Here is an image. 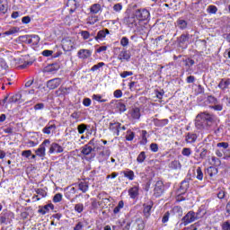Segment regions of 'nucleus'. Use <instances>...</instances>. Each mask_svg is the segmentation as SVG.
I'll return each mask as SVG.
<instances>
[{
	"label": "nucleus",
	"instance_id": "f257e3e1",
	"mask_svg": "<svg viewBox=\"0 0 230 230\" xmlns=\"http://www.w3.org/2000/svg\"><path fill=\"white\" fill-rule=\"evenodd\" d=\"M217 119L218 118H217L215 114L203 111L197 115L195 127L199 130H212Z\"/></svg>",
	"mask_w": 230,
	"mask_h": 230
},
{
	"label": "nucleus",
	"instance_id": "f03ea898",
	"mask_svg": "<svg viewBox=\"0 0 230 230\" xmlns=\"http://www.w3.org/2000/svg\"><path fill=\"white\" fill-rule=\"evenodd\" d=\"M90 145L92 146V148L93 152H99V155L102 157H109L111 155V150L102 145V141L97 140L96 138H92L90 140Z\"/></svg>",
	"mask_w": 230,
	"mask_h": 230
},
{
	"label": "nucleus",
	"instance_id": "7ed1b4c3",
	"mask_svg": "<svg viewBox=\"0 0 230 230\" xmlns=\"http://www.w3.org/2000/svg\"><path fill=\"white\" fill-rule=\"evenodd\" d=\"M114 53H118L117 59H119V62H130V58H132V54L130 53L129 50H127V49L125 48H115Z\"/></svg>",
	"mask_w": 230,
	"mask_h": 230
},
{
	"label": "nucleus",
	"instance_id": "20e7f679",
	"mask_svg": "<svg viewBox=\"0 0 230 230\" xmlns=\"http://www.w3.org/2000/svg\"><path fill=\"white\" fill-rule=\"evenodd\" d=\"M81 154H83V155H91L87 159V161H93V159H94L96 157V153H94V151L93 149V146L90 145V142H88V144L84 145L81 148Z\"/></svg>",
	"mask_w": 230,
	"mask_h": 230
},
{
	"label": "nucleus",
	"instance_id": "39448f33",
	"mask_svg": "<svg viewBox=\"0 0 230 230\" xmlns=\"http://www.w3.org/2000/svg\"><path fill=\"white\" fill-rule=\"evenodd\" d=\"M163 193H164V183L163 181H157L155 184L153 196L155 197V199H158Z\"/></svg>",
	"mask_w": 230,
	"mask_h": 230
},
{
	"label": "nucleus",
	"instance_id": "423d86ee",
	"mask_svg": "<svg viewBox=\"0 0 230 230\" xmlns=\"http://www.w3.org/2000/svg\"><path fill=\"white\" fill-rule=\"evenodd\" d=\"M135 17L138 21H148L150 19V12L146 9H137L135 12Z\"/></svg>",
	"mask_w": 230,
	"mask_h": 230
},
{
	"label": "nucleus",
	"instance_id": "0eeeda50",
	"mask_svg": "<svg viewBox=\"0 0 230 230\" xmlns=\"http://www.w3.org/2000/svg\"><path fill=\"white\" fill-rule=\"evenodd\" d=\"M49 139H45L43 143L40 144V147L35 151V154L38 155V157H41V159L46 157V146L49 145Z\"/></svg>",
	"mask_w": 230,
	"mask_h": 230
},
{
	"label": "nucleus",
	"instance_id": "6e6552de",
	"mask_svg": "<svg viewBox=\"0 0 230 230\" xmlns=\"http://www.w3.org/2000/svg\"><path fill=\"white\" fill-rule=\"evenodd\" d=\"M110 105H113L115 112H119V114L127 111V106L121 101H111Z\"/></svg>",
	"mask_w": 230,
	"mask_h": 230
},
{
	"label": "nucleus",
	"instance_id": "1a4fd4ad",
	"mask_svg": "<svg viewBox=\"0 0 230 230\" xmlns=\"http://www.w3.org/2000/svg\"><path fill=\"white\" fill-rule=\"evenodd\" d=\"M60 84H62V78L57 77V78L49 80L47 82V87L50 91H53V89H57V87H59Z\"/></svg>",
	"mask_w": 230,
	"mask_h": 230
},
{
	"label": "nucleus",
	"instance_id": "9d476101",
	"mask_svg": "<svg viewBox=\"0 0 230 230\" xmlns=\"http://www.w3.org/2000/svg\"><path fill=\"white\" fill-rule=\"evenodd\" d=\"M182 222L184 226H188V224H191V222H195L196 217H195V212L194 211H189L183 217H182Z\"/></svg>",
	"mask_w": 230,
	"mask_h": 230
},
{
	"label": "nucleus",
	"instance_id": "9b49d317",
	"mask_svg": "<svg viewBox=\"0 0 230 230\" xmlns=\"http://www.w3.org/2000/svg\"><path fill=\"white\" fill-rule=\"evenodd\" d=\"M62 152H64V147L58 143H52L50 145L49 154H62Z\"/></svg>",
	"mask_w": 230,
	"mask_h": 230
},
{
	"label": "nucleus",
	"instance_id": "f8f14e48",
	"mask_svg": "<svg viewBox=\"0 0 230 230\" xmlns=\"http://www.w3.org/2000/svg\"><path fill=\"white\" fill-rule=\"evenodd\" d=\"M14 215L13 212H6L0 217V224H8L13 218Z\"/></svg>",
	"mask_w": 230,
	"mask_h": 230
},
{
	"label": "nucleus",
	"instance_id": "ddd939ff",
	"mask_svg": "<svg viewBox=\"0 0 230 230\" xmlns=\"http://www.w3.org/2000/svg\"><path fill=\"white\" fill-rule=\"evenodd\" d=\"M91 55H93V51L90 49H82L77 52L78 58H82L83 60L89 58Z\"/></svg>",
	"mask_w": 230,
	"mask_h": 230
},
{
	"label": "nucleus",
	"instance_id": "4468645a",
	"mask_svg": "<svg viewBox=\"0 0 230 230\" xmlns=\"http://www.w3.org/2000/svg\"><path fill=\"white\" fill-rule=\"evenodd\" d=\"M190 181H191V178H185L181 182L179 190L181 193H186L190 188Z\"/></svg>",
	"mask_w": 230,
	"mask_h": 230
},
{
	"label": "nucleus",
	"instance_id": "2eb2a0df",
	"mask_svg": "<svg viewBox=\"0 0 230 230\" xmlns=\"http://www.w3.org/2000/svg\"><path fill=\"white\" fill-rule=\"evenodd\" d=\"M55 130H57V125L49 122L48 125L43 128L42 132L43 134H48V136H49V134L55 132Z\"/></svg>",
	"mask_w": 230,
	"mask_h": 230
},
{
	"label": "nucleus",
	"instance_id": "dca6fc26",
	"mask_svg": "<svg viewBox=\"0 0 230 230\" xmlns=\"http://www.w3.org/2000/svg\"><path fill=\"white\" fill-rule=\"evenodd\" d=\"M49 209H55V206L52 203L47 204L43 207L40 206L38 213H40V215H46V213H49Z\"/></svg>",
	"mask_w": 230,
	"mask_h": 230
},
{
	"label": "nucleus",
	"instance_id": "f3484780",
	"mask_svg": "<svg viewBox=\"0 0 230 230\" xmlns=\"http://www.w3.org/2000/svg\"><path fill=\"white\" fill-rule=\"evenodd\" d=\"M119 128H121V123H110V130H111L113 134H116V136H119Z\"/></svg>",
	"mask_w": 230,
	"mask_h": 230
},
{
	"label": "nucleus",
	"instance_id": "a211bd4d",
	"mask_svg": "<svg viewBox=\"0 0 230 230\" xmlns=\"http://www.w3.org/2000/svg\"><path fill=\"white\" fill-rule=\"evenodd\" d=\"M130 199H137L139 197V188L137 186L132 187L128 191Z\"/></svg>",
	"mask_w": 230,
	"mask_h": 230
},
{
	"label": "nucleus",
	"instance_id": "6ab92c4d",
	"mask_svg": "<svg viewBox=\"0 0 230 230\" xmlns=\"http://www.w3.org/2000/svg\"><path fill=\"white\" fill-rule=\"evenodd\" d=\"M175 26L180 30H186L188 28V22L182 18H180L176 21Z\"/></svg>",
	"mask_w": 230,
	"mask_h": 230
},
{
	"label": "nucleus",
	"instance_id": "aec40b11",
	"mask_svg": "<svg viewBox=\"0 0 230 230\" xmlns=\"http://www.w3.org/2000/svg\"><path fill=\"white\" fill-rule=\"evenodd\" d=\"M109 33V29L99 31L97 36H95V40H103V39H105Z\"/></svg>",
	"mask_w": 230,
	"mask_h": 230
},
{
	"label": "nucleus",
	"instance_id": "412c9836",
	"mask_svg": "<svg viewBox=\"0 0 230 230\" xmlns=\"http://www.w3.org/2000/svg\"><path fill=\"white\" fill-rule=\"evenodd\" d=\"M144 216L146 218H148V217H150V211H152V208L154 206V203L152 201H150V204H144Z\"/></svg>",
	"mask_w": 230,
	"mask_h": 230
},
{
	"label": "nucleus",
	"instance_id": "4be33fe9",
	"mask_svg": "<svg viewBox=\"0 0 230 230\" xmlns=\"http://www.w3.org/2000/svg\"><path fill=\"white\" fill-rule=\"evenodd\" d=\"M60 69V65L58 63H53L49 65L46 68L47 73H57Z\"/></svg>",
	"mask_w": 230,
	"mask_h": 230
},
{
	"label": "nucleus",
	"instance_id": "5701e85b",
	"mask_svg": "<svg viewBox=\"0 0 230 230\" xmlns=\"http://www.w3.org/2000/svg\"><path fill=\"white\" fill-rule=\"evenodd\" d=\"M125 22L128 26V28H134V26H137V22H136V17L128 16L125 18Z\"/></svg>",
	"mask_w": 230,
	"mask_h": 230
},
{
	"label": "nucleus",
	"instance_id": "b1692460",
	"mask_svg": "<svg viewBox=\"0 0 230 230\" xmlns=\"http://www.w3.org/2000/svg\"><path fill=\"white\" fill-rule=\"evenodd\" d=\"M198 137H199L195 133H187V135L185 136V141L186 143H190V144L195 143Z\"/></svg>",
	"mask_w": 230,
	"mask_h": 230
},
{
	"label": "nucleus",
	"instance_id": "393cba45",
	"mask_svg": "<svg viewBox=\"0 0 230 230\" xmlns=\"http://www.w3.org/2000/svg\"><path fill=\"white\" fill-rule=\"evenodd\" d=\"M154 123L155 127H166L168 125L169 120L168 119H154Z\"/></svg>",
	"mask_w": 230,
	"mask_h": 230
},
{
	"label": "nucleus",
	"instance_id": "a878e982",
	"mask_svg": "<svg viewBox=\"0 0 230 230\" xmlns=\"http://www.w3.org/2000/svg\"><path fill=\"white\" fill-rule=\"evenodd\" d=\"M169 168H171V170H181V168H182V165L181 164V162H179V160H173L169 164Z\"/></svg>",
	"mask_w": 230,
	"mask_h": 230
},
{
	"label": "nucleus",
	"instance_id": "bb28decb",
	"mask_svg": "<svg viewBox=\"0 0 230 230\" xmlns=\"http://www.w3.org/2000/svg\"><path fill=\"white\" fill-rule=\"evenodd\" d=\"M71 91H73L72 87L60 86L58 88V90L57 91V93H59V94H63L64 96H66V94H69V93H71Z\"/></svg>",
	"mask_w": 230,
	"mask_h": 230
},
{
	"label": "nucleus",
	"instance_id": "cd10ccee",
	"mask_svg": "<svg viewBox=\"0 0 230 230\" xmlns=\"http://www.w3.org/2000/svg\"><path fill=\"white\" fill-rule=\"evenodd\" d=\"M130 114L133 119H139L141 118V110L139 108H134Z\"/></svg>",
	"mask_w": 230,
	"mask_h": 230
},
{
	"label": "nucleus",
	"instance_id": "c85d7f7f",
	"mask_svg": "<svg viewBox=\"0 0 230 230\" xmlns=\"http://www.w3.org/2000/svg\"><path fill=\"white\" fill-rule=\"evenodd\" d=\"M230 85V79H221L219 84H218V87L219 89H222V91L227 89V87H229Z\"/></svg>",
	"mask_w": 230,
	"mask_h": 230
},
{
	"label": "nucleus",
	"instance_id": "c756f323",
	"mask_svg": "<svg viewBox=\"0 0 230 230\" xmlns=\"http://www.w3.org/2000/svg\"><path fill=\"white\" fill-rule=\"evenodd\" d=\"M190 40V34L189 33H183L178 38L179 44H186Z\"/></svg>",
	"mask_w": 230,
	"mask_h": 230
},
{
	"label": "nucleus",
	"instance_id": "7c9ffc66",
	"mask_svg": "<svg viewBox=\"0 0 230 230\" xmlns=\"http://www.w3.org/2000/svg\"><path fill=\"white\" fill-rule=\"evenodd\" d=\"M78 190H80V191L83 193H86L89 190V184H87L85 181H81L78 184Z\"/></svg>",
	"mask_w": 230,
	"mask_h": 230
},
{
	"label": "nucleus",
	"instance_id": "2f4dec72",
	"mask_svg": "<svg viewBox=\"0 0 230 230\" xmlns=\"http://www.w3.org/2000/svg\"><path fill=\"white\" fill-rule=\"evenodd\" d=\"M0 12L2 13H6V12H8V3L6 0H0Z\"/></svg>",
	"mask_w": 230,
	"mask_h": 230
},
{
	"label": "nucleus",
	"instance_id": "473e14b6",
	"mask_svg": "<svg viewBox=\"0 0 230 230\" xmlns=\"http://www.w3.org/2000/svg\"><path fill=\"white\" fill-rule=\"evenodd\" d=\"M21 98H22V94L21 93L12 95L9 97V103H17V102H20Z\"/></svg>",
	"mask_w": 230,
	"mask_h": 230
},
{
	"label": "nucleus",
	"instance_id": "72a5a7b5",
	"mask_svg": "<svg viewBox=\"0 0 230 230\" xmlns=\"http://www.w3.org/2000/svg\"><path fill=\"white\" fill-rule=\"evenodd\" d=\"M122 173L124 174V177H126L129 181H134V178L136 177V175L134 174V171L132 170L123 171Z\"/></svg>",
	"mask_w": 230,
	"mask_h": 230
},
{
	"label": "nucleus",
	"instance_id": "f704fd0d",
	"mask_svg": "<svg viewBox=\"0 0 230 230\" xmlns=\"http://www.w3.org/2000/svg\"><path fill=\"white\" fill-rule=\"evenodd\" d=\"M36 193H37V196H36L37 200H40V199H44V197L48 195V192H46V190L42 189H38L36 190Z\"/></svg>",
	"mask_w": 230,
	"mask_h": 230
},
{
	"label": "nucleus",
	"instance_id": "c9c22d12",
	"mask_svg": "<svg viewBox=\"0 0 230 230\" xmlns=\"http://www.w3.org/2000/svg\"><path fill=\"white\" fill-rule=\"evenodd\" d=\"M100 10H102V5L100 4H93L90 8L91 13L94 14L98 13Z\"/></svg>",
	"mask_w": 230,
	"mask_h": 230
},
{
	"label": "nucleus",
	"instance_id": "e433bc0d",
	"mask_svg": "<svg viewBox=\"0 0 230 230\" xmlns=\"http://www.w3.org/2000/svg\"><path fill=\"white\" fill-rule=\"evenodd\" d=\"M17 31H19V28L13 27V29H11L4 33L0 32V37H6V35H13V33H17Z\"/></svg>",
	"mask_w": 230,
	"mask_h": 230
},
{
	"label": "nucleus",
	"instance_id": "4c0bfd02",
	"mask_svg": "<svg viewBox=\"0 0 230 230\" xmlns=\"http://www.w3.org/2000/svg\"><path fill=\"white\" fill-rule=\"evenodd\" d=\"M207 173L209 177H213V175H217V173H218V169L217 167L210 166L207 169Z\"/></svg>",
	"mask_w": 230,
	"mask_h": 230
},
{
	"label": "nucleus",
	"instance_id": "58836bf2",
	"mask_svg": "<svg viewBox=\"0 0 230 230\" xmlns=\"http://www.w3.org/2000/svg\"><path fill=\"white\" fill-rule=\"evenodd\" d=\"M30 42L33 46H37V44H39V42H40V37H39V35H31Z\"/></svg>",
	"mask_w": 230,
	"mask_h": 230
},
{
	"label": "nucleus",
	"instance_id": "ea45409f",
	"mask_svg": "<svg viewBox=\"0 0 230 230\" xmlns=\"http://www.w3.org/2000/svg\"><path fill=\"white\" fill-rule=\"evenodd\" d=\"M146 159V153L142 151L137 157V163L142 164L145 163V160Z\"/></svg>",
	"mask_w": 230,
	"mask_h": 230
},
{
	"label": "nucleus",
	"instance_id": "a19ab883",
	"mask_svg": "<svg viewBox=\"0 0 230 230\" xmlns=\"http://www.w3.org/2000/svg\"><path fill=\"white\" fill-rule=\"evenodd\" d=\"M124 206H125V203L123 202V200H120L119 202L118 206L115 207V208L113 209L114 215H118V213H119V211H121V209H123Z\"/></svg>",
	"mask_w": 230,
	"mask_h": 230
},
{
	"label": "nucleus",
	"instance_id": "79ce46f5",
	"mask_svg": "<svg viewBox=\"0 0 230 230\" xmlns=\"http://www.w3.org/2000/svg\"><path fill=\"white\" fill-rule=\"evenodd\" d=\"M20 40L22 42H25V44H31V42H30V40H31V35L20 36Z\"/></svg>",
	"mask_w": 230,
	"mask_h": 230
},
{
	"label": "nucleus",
	"instance_id": "37998d69",
	"mask_svg": "<svg viewBox=\"0 0 230 230\" xmlns=\"http://www.w3.org/2000/svg\"><path fill=\"white\" fill-rule=\"evenodd\" d=\"M196 172H197L196 179H198V181H202V179H204V172H202V168L198 167Z\"/></svg>",
	"mask_w": 230,
	"mask_h": 230
},
{
	"label": "nucleus",
	"instance_id": "c03bdc74",
	"mask_svg": "<svg viewBox=\"0 0 230 230\" xmlns=\"http://www.w3.org/2000/svg\"><path fill=\"white\" fill-rule=\"evenodd\" d=\"M208 13H217L218 8L216 5H208L207 8Z\"/></svg>",
	"mask_w": 230,
	"mask_h": 230
},
{
	"label": "nucleus",
	"instance_id": "a18cd8bd",
	"mask_svg": "<svg viewBox=\"0 0 230 230\" xmlns=\"http://www.w3.org/2000/svg\"><path fill=\"white\" fill-rule=\"evenodd\" d=\"M87 124H80L77 126V131L79 134H84L85 132V129L87 128Z\"/></svg>",
	"mask_w": 230,
	"mask_h": 230
},
{
	"label": "nucleus",
	"instance_id": "49530a36",
	"mask_svg": "<svg viewBox=\"0 0 230 230\" xmlns=\"http://www.w3.org/2000/svg\"><path fill=\"white\" fill-rule=\"evenodd\" d=\"M181 154L185 156V157H190V155H191V148L190 147H184L181 150Z\"/></svg>",
	"mask_w": 230,
	"mask_h": 230
},
{
	"label": "nucleus",
	"instance_id": "de8ad7c7",
	"mask_svg": "<svg viewBox=\"0 0 230 230\" xmlns=\"http://www.w3.org/2000/svg\"><path fill=\"white\" fill-rule=\"evenodd\" d=\"M207 100L208 103H213V105H217V103H218V100L213 95H208Z\"/></svg>",
	"mask_w": 230,
	"mask_h": 230
},
{
	"label": "nucleus",
	"instance_id": "09e8293b",
	"mask_svg": "<svg viewBox=\"0 0 230 230\" xmlns=\"http://www.w3.org/2000/svg\"><path fill=\"white\" fill-rule=\"evenodd\" d=\"M128 44H129L128 38L122 37L120 40V45L122 46V48H127V46H128Z\"/></svg>",
	"mask_w": 230,
	"mask_h": 230
},
{
	"label": "nucleus",
	"instance_id": "8fccbe9b",
	"mask_svg": "<svg viewBox=\"0 0 230 230\" xmlns=\"http://www.w3.org/2000/svg\"><path fill=\"white\" fill-rule=\"evenodd\" d=\"M93 98L96 102H99V103H105V102H107V99H102V95L94 94Z\"/></svg>",
	"mask_w": 230,
	"mask_h": 230
},
{
	"label": "nucleus",
	"instance_id": "3c124183",
	"mask_svg": "<svg viewBox=\"0 0 230 230\" xmlns=\"http://www.w3.org/2000/svg\"><path fill=\"white\" fill-rule=\"evenodd\" d=\"M184 62H185V66H186L187 67H191L192 66H195V60H193V59H191V58H188L187 59H185Z\"/></svg>",
	"mask_w": 230,
	"mask_h": 230
},
{
	"label": "nucleus",
	"instance_id": "603ef678",
	"mask_svg": "<svg viewBox=\"0 0 230 230\" xmlns=\"http://www.w3.org/2000/svg\"><path fill=\"white\" fill-rule=\"evenodd\" d=\"M85 227V224L82 221L77 222L75 226L74 230H82Z\"/></svg>",
	"mask_w": 230,
	"mask_h": 230
},
{
	"label": "nucleus",
	"instance_id": "864d4df0",
	"mask_svg": "<svg viewBox=\"0 0 230 230\" xmlns=\"http://www.w3.org/2000/svg\"><path fill=\"white\" fill-rule=\"evenodd\" d=\"M211 162L214 164V166H220L222 164V161H220L217 157L212 156Z\"/></svg>",
	"mask_w": 230,
	"mask_h": 230
},
{
	"label": "nucleus",
	"instance_id": "5fc2aeb1",
	"mask_svg": "<svg viewBox=\"0 0 230 230\" xmlns=\"http://www.w3.org/2000/svg\"><path fill=\"white\" fill-rule=\"evenodd\" d=\"M75 211H76L77 213H82V211H84V204L82 203L75 204Z\"/></svg>",
	"mask_w": 230,
	"mask_h": 230
},
{
	"label": "nucleus",
	"instance_id": "6e6d98bb",
	"mask_svg": "<svg viewBox=\"0 0 230 230\" xmlns=\"http://www.w3.org/2000/svg\"><path fill=\"white\" fill-rule=\"evenodd\" d=\"M136 134L132 131H128V135L126 136V140L127 141H133Z\"/></svg>",
	"mask_w": 230,
	"mask_h": 230
},
{
	"label": "nucleus",
	"instance_id": "4d7b16f0",
	"mask_svg": "<svg viewBox=\"0 0 230 230\" xmlns=\"http://www.w3.org/2000/svg\"><path fill=\"white\" fill-rule=\"evenodd\" d=\"M132 75H134V72L132 71H124L120 73L121 78H127V76H132Z\"/></svg>",
	"mask_w": 230,
	"mask_h": 230
},
{
	"label": "nucleus",
	"instance_id": "13d9d810",
	"mask_svg": "<svg viewBox=\"0 0 230 230\" xmlns=\"http://www.w3.org/2000/svg\"><path fill=\"white\" fill-rule=\"evenodd\" d=\"M103 66H105V63H103V62L98 63L97 65H94L91 68V71H98V69H100V67H103Z\"/></svg>",
	"mask_w": 230,
	"mask_h": 230
},
{
	"label": "nucleus",
	"instance_id": "bf43d9fd",
	"mask_svg": "<svg viewBox=\"0 0 230 230\" xmlns=\"http://www.w3.org/2000/svg\"><path fill=\"white\" fill-rule=\"evenodd\" d=\"M150 150L151 152H159V146L156 143H152L150 145Z\"/></svg>",
	"mask_w": 230,
	"mask_h": 230
},
{
	"label": "nucleus",
	"instance_id": "052dcab7",
	"mask_svg": "<svg viewBox=\"0 0 230 230\" xmlns=\"http://www.w3.org/2000/svg\"><path fill=\"white\" fill-rule=\"evenodd\" d=\"M217 147L224 148L226 150V149L229 148V143H227V142L217 143Z\"/></svg>",
	"mask_w": 230,
	"mask_h": 230
},
{
	"label": "nucleus",
	"instance_id": "680f3d73",
	"mask_svg": "<svg viewBox=\"0 0 230 230\" xmlns=\"http://www.w3.org/2000/svg\"><path fill=\"white\" fill-rule=\"evenodd\" d=\"M62 201V194L57 193L53 198V202L58 203Z\"/></svg>",
	"mask_w": 230,
	"mask_h": 230
},
{
	"label": "nucleus",
	"instance_id": "e2e57ef3",
	"mask_svg": "<svg viewBox=\"0 0 230 230\" xmlns=\"http://www.w3.org/2000/svg\"><path fill=\"white\" fill-rule=\"evenodd\" d=\"M227 192H226L224 190H219L217 192V198H219L221 200L223 199H226V195Z\"/></svg>",
	"mask_w": 230,
	"mask_h": 230
},
{
	"label": "nucleus",
	"instance_id": "0e129e2a",
	"mask_svg": "<svg viewBox=\"0 0 230 230\" xmlns=\"http://www.w3.org/2000/svg\"><path fill=\"white\" fill-rule=\"evenodd\" d=\"M81 36L83 37L84 40H87V39H89V37H91V33H89V31H82Z\"/></svg>",
	"mask_w": 230,
	"mask_h": 230
},
{
	"label": "nucleus",
	"instance_id": "69168bd1",
	"mask_svg": "<svg viewBox=\"0 0 230 230\" xmlns=\"http://www.w3.org/2000/svg\"><path fill=\"white\" fill-rule=\"evenodd\" d=\"M210 109H213L214 111H220L224 109V106L222 104H214L213 106H210Z\"/></svg>",
	"mask_w": 230,
	"mask_h": 230
},
{
	"label": "nucleus",
	"instance_id": "338daca9",
	"mask_svg": "<svg viewBox=\"0 0 230 230\" xmlns=\"http://www.w3.org/2000/svg\"><path fill=\"white\" fill-rule=\"evenodd\" d=\"M114 12H121L123 10V5L121 4H116L113 6Z\"/></svg>",
	"mask_w": 230,
	"mask_h": 230
},
{
	"label": "nucleus",
	"instance_id": "774afa93",
	"mask_svg": "<svg viewBox=\"0 0 230 230\" xmlns=\"http://www.w3.org/2000/svg\"><path fill=\"white\" fill-rule=\"evenodd\" d=\"M222 229L223 230H230V223H229V221H226V222L223 223Z\"/></svg>",
	"mask_w": 230,
	"mask_h": 230
}]
</instances>
